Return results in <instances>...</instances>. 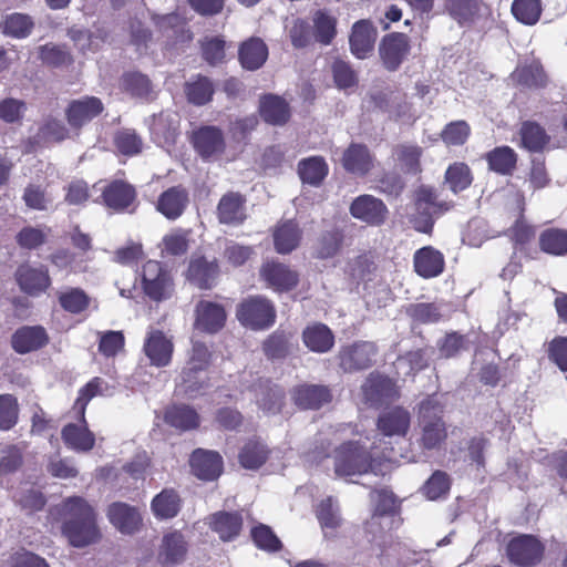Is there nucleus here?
I'll use <instances>...</instances> for the list:
<instances>
[{
    "label": "nucleus",
    "mask_w": 567,
    "mask_h": 567,
    "mask_svg": "<svg viewBox=\"0 0 567 567\" xmlns=\"http://www.w3.org/2000/svg\"><path fill=\"white\" fill-rule=\"evenodd\" d=\"M396 505L395 495L390 491H380L378 494L377 508L369 519V527L381 526L382 519L393 520L390 513L394 511Z\"/></svg>",
    "instance_id": "nucleus-57"
},
{
    "label": "nucleus",
    "mask_w": 567,
    "mask_h": 567,
    "mask_svg": "<svg viewBox=\"0 0 567 567\" xmlns=\"http://www.w3.org/2000/svg\"><path fill=\"white\" fill-rule=\"evenodd\" d=\"M363 399L372 406L392 400L396 395L393 381L388 377L371 373L362 385Z\"/></svg>",
    "instance_id": "nucleus-18"
},
{
    "label": "nucleus",
    "mask_w": 567,
    "mask_h": 567,
    "mask_svg": "<svg viewBox=\"0 0 567 567\" xmlns=\"http://www.w3.org/2000/svg\"><path fill=\"white\" fill-rule=\"evenodd\" d=\"M544 546L530 535L512 538L506 547L508 559L517 565H535L543 559Z\"/></svg>",
    "instance_id": "nucleus-12"
},
{
    "label": "nucleus",
    "mask_w": 567,
    "mask_h": 567,
    "mask_svg": "<svg viewBox=\"0 0 567 567\" xmlns=\"http://www.w3.org/2000/svg\"><path fill=\"white\" fill-rule=\"evenodd\" d=\"M539 246L543 252L554 256L567 255V230L561 228H548L539 236Z\"/></svg>",
    "instance_id": "nucleus-46"
},
{
    "label": "nucleus",
    "mask_w": 567,
    "mask_h": 567,
    "mask_svg": "<svg viewBox=\"0 0 567 567\" xmlns=\"http://www.w3.org/2000/svg\"><path fill=\"white\" fill-rule=\"evenodd\" d=\"M441 410L433 399H426L420 405V425L422 434L420 444L424 450H434L444 442L446 426L441 415Z\"/></svg>",
    "instance_id": "nucleus-6"
},
{
    "label": "nucleus",
    "mask_w": 567,
    "mask_h": 567,
    "mask_svg": "<svg viewBox=\"0 0 567 567\" xmlns=\"http://www.w3.org/2000/svg\"><path fill=\"white\" fill-rule=\"evenodd\" d=\"M444 12L461 27L474 25L491 16L484 0H444Z\"/></svg>",
    "instance_id": "nucleus-8"
},
{
    "label": "nucleus",
    "mask_w": 567,
    "mask_h": 567,
    "mask_svg": "<svg viewBox=\"0 0 567 567\" xmlns=\"http://www.w3.org/2000/svg\"><path fill=\"white\" fill-rule=\"evenodd\" d=\"M19 287L30 296H39L51 286V278L47 269L32 268L21 265L17 270Z\"/></svg>",
    "instance_id": "nucleus-20"
},
{
    "label": "nucleus",
    "mask_w": 567,
    "mask_h": 567,
    "mask_svg": "<svg viewBox=\"0 0 567 567\" xmlns=\"http://www.w3.org/2000/svg\"><path fill=\"white\" fill-rule=\"evenodd\" d=\"M342 245V233L341 230L333 228L326 230L318 239L316 246V255L319 258L333 257Z\"/></svg>",
    "instance_id": "nucleus-59"
},
{
    "label": "nucleus",
    "mask_w": 567,
    "mask_h": 567,
    "mask_svg": "<svg viewBox=\"0 0 567 567\" xmlns=\"http://www.w3.org/2000/svg\"><path fill=\"white\" fill-rule=\"evenodd\" d=\"M34 22L29 14L10 13L2 18L0 29L2 33L13 39H25L30 35Z\"/></svg>",
    "instance_id": "nucleus-44"
},
{
    "label": "nucleus",
    "mask_w": 567,
    "mask_h": 567,
    "mask_svg": "<svg viewBox=\"0 0 567 567\" xmlns=\"http://www.w3.org/2000/svg\"><path fill=\"white\" fill-rule=\"evenodd\" d=\"M103 202L113 210H124L135 198L134 187L123 182H114L102 190Z\"/></svg>",
    "instance_id": "nucleus-37"
},
{
    "label": "nucleus",
    "mask_w": 567,
    "mask_h": 567,
    "mask_svg": "<svg viewBox=\"0 0 567 567\" xmlns=\"http://www.w3.org/2000/svg\"><path fill=\"white\" fill-rule=\"evenodd\" d=\"M237 320L251 330H266L276 322V307L266 297H249L237 307Z\"/></svg>",
    "instance_id": "nucleus-5"
},
{
    "label": "nucleus",
    "mask_w": 567,
    "mask_h": 567,
    "mask_svg": "<svg viewBox=\"0 0 567 567\" xmlns=\"http://www.w3.org/2000/svg\"><path fill=\"white\" fill-rule=\"evenodd\" d=\"M444 267V255L434 247L425 246L414 252V270L422 278H436Z\"/></svg>",
    "instance_id": "nucleus-22"
},
{
    "label": "nucleus",
    "mask_w": 567,
    "mask_h": 567,
    "mask_svg": "<svg viewBox=\"0 0 567 567\" xmlns=\"http://www.w3.org/2000/svg\"><path fill=\"white\" fill-rule=\"evenodd\" d=\"M261 276L269 287L279 291L295 288L298 284V272L282 264L267 262L262 266Z\"/></svg>",
    "instance_id": "nucleus-27"
},
{
    "label": "nucleus",
    "mask_w": 567,
    "mask_h": 567,
    "mask_svg": "<svg viewBox=\"0 0 567 567\" xmlns=\"http://www.w3.org/2000/svg\"><path fill=\"white\" fill-rule=\"evenodd\" d=\"M471 128L464 120H457L445 125L441 133L443 142L447 145H462L467 142Z\"/></svg>",
    "instance_id": "nucleus-64"
},
{
    "label": "nucleus",
    "mask_w": 567,
    "mask_h": 567,
    "mask_svg": "<svg viewBox=\"0 0 567 567\" xmlns=\"http://www.w3.org/2000/svg\"><path fill=\"white\" fill-rule=\"evenodd\" d=\"M60 306L70 313L78 315L90 305V297L81 288H65L58 293Z\"/></svg>",
    "instance_id": "nucleus-52"
},
{
    "label": "nucleus",
    "mask_w": 567,
    "mask_h": 567,
    "mask_svg": "<svg viewBox=\"0 0 567 567\" xmlns=\"http://www.w3.org/2000/svg\"><path fill=\"white\" fill-rule=\"evenodd\" d=\"M450 478L444 471H435L423 485V493L430 501H437L450 491Z\"/></svg>",
    "instance_id": "nucleus-62"
},
{
    "label": "nucleus",
    "mask_w": 567,
    "mask_h": 567,
    "mask_svg": "<svg viewBox=\"0 0 567 567\" xmlns=\"http://www.w3.org/2000/svg\"><path fill=\"white\" fill-rule=\"evenodd\" d=\"M212 353L204 342L194 340L190 357L182 372V381L177 384L179 392L188 398H196L207 386V367Z\"/></svg>",
    "instance_id": "nucleus-4"
},
{
    "label": "nucleus",
    "mask_w": 567,
    "mask_h": 567,
    "mask_svg": "<svg viewBox=\"0 0 567 567\" xmlns=\"http://www.w3.org/2000/svg\"><path fill=\"white\" fill-rule=\"evenodd\" d=\"M377 35L378 31L370 21L361 20L355 22L349 38L352 54L359 59L369 56L374 48Z\"/></svg>",
    "instance_id": "nucleus-21"
},
{
    "label": "nucleus",
    "mask_w": 567,
    "mask_h": 567,
    "mask_svg": "<svg viewBox=\"0 0 567 567\" xmlns=\"http://www.w3.org/2000/svg\"><path fill=\"white\" fill-rule=\"evenodd\" d=\"M106 514L111 525L124 535L134 534L142 523L140 511L124 502L112 503Z\"/></svg>",
    "instance_id": "nucleus-16"
},
{
    "label": "nucleus",
    "mask_w": 567,
    "mask_h": 567,
    "mask_svg": "<svg viewBox=\"0 0 567 567\" xmlns=\"http://www.w3.org/2000/svg\"><path fill=\"white\" fill-rule=\"evenodd\" d=\"M208 525L221 542H233L241 530L243 517L237 512H216L209 517Z\"/></svg>",
    "instance_id": "nucleus-26"
},
{
    "label": "nucleus",
    "mask_w": 567,
    "mask_h": 567,
    "mask_svg": "<svg viewBox=\"0 0 567 567\" xmlns=\"http://www.w3.org/2000/svg\"><path fill=\"white\" fill-rule=\"evenodd\" d=\"M107 383L103 381V379H100V377H95L83 385L80 389L79 398L75 400L73 405L75 414L83 417L90 400L96 398L99 394H103L107 390Z\"/></svg>",
    "instance_id": "nucleus-54"
},
{
    "label": "nucleus",
    "mask_w": 567,
    "mask_h": 567,
    "mask_svg": "<svg viewBox=\"0 0 567 567\" xmlns=\"http://www.w3.org/2000/svg\"><path fill=\"white\" fill-rule=\"evenodd\" d=\"M353 218L367 223L369 226H381L388 218V207L384 202L370 194L357 196L349 207Z\"/></svg>",
    "instance_id": "nucleus-11"
},
{
    "label": "nucleus",
    "mask_w": 567,
    "mask_h": 567,
    "mask_svg": "<svg viewBox=\"0 0 567 567\" xmlns=\"http://www.w3.org/2000/svg\"><path fill=\"white\" fill-rule=\"evenodd\" d=\"M226 311L223 305L202 299L195 308V327L199 331L216 333L226 322Z\"/></svg>",
    "instance_id": "nucleus-14"
},
{
    "label": "nucleus",
    "mask_w": 567,
    "mask_h": 567,
    "mask_svg": "<svg viewBox=\"0 0 567 567\" xmlns=\"http://www.w3.org/2000/svg\"><path fill=\"white\" fill-rule=\"evenodd\" d=\"M298 174L303 184L320 186L328 174L327 162L322 157H310L300 161Z\"/></svg>",
    "instance_id": "nucleus-43"
},
{
    "label": "nucleus",
    "mask_w": 567,
    "mask_h": 567,
    "mask_svg": "<svg viewBox=\"0 0 567 567\" xmlns=\"http://www.w3.org/2000/svg\"><path fill=\"white\" fill-rule=\"evenodd\" d=\"M143 350L151 364L166 367L171 364L174 346L163 331L151 330L146 333Z\"/></svg>",
    "instance_id": "nucleus-15"
},
{
    "label": "nucleus",
    "mask_w": 567,
    "mask_h": 567,
    "mask_svg": "<svg viewBox=\"0 0 567 567\" xmlns=\"http://www.w3.org/2000/svg\"><path fill=\"white\" fill-rule=\"evenodd\" d=\"M259 113L266 123L272 125H282L290 116L289 105L276 94H267L260 100Z\"/></svg>",
    "instance_id": "nucleus-33"
},
{
    "label": "nucleus",
    "mask_w": 567,
    "mask_h": 567,
    "mask_svg": "<svg viewBox=\"0 0 567 567\" xmlns=\"http://www.w3.org/2000/svg\"><path fill=\"white\" fill-rule=\"evenodd\" d=\"M412 320L419 323H435L443 317L440 303H415L408 307Z\"/></svg>",
    "instance_id": "nucleus-58"
},
{
    "label": "nucleus",
    "mask_w": 567,
    "mask_h": 567,
    "mask_svg": "<svg viewBox=\"0 0 567 567\" xmlns=\"http://www.w3.org/2000/svg\"><path fill=\"white\" fill-rule=\"evenodd\" d=\"M317 517L326 536H333L341 526L342 518L338 503L332 496L321 501L317 508Z\"/></svg>",
    "instance_id": "nucleus-41"
},
{
    "label": "nucleus",
    "mask_w": 567,
    "mask_h": 567,
    "mask_svg": "<svg viewBox=\"0 0 567 567\" xmlns=\"http://www.w3.org/2000/svg\"><path fill=\"white\" fill-rule=\"evenodd\" d=\"M411 415L408 410L398 406L385 410L378 419V430L381 435L377 442L379 453L382 454V451L385 453L392 452L395 457V461H383L384 465L389 466L388 471L391 468L392 463H396L400 460H404L406 462H416L421 460V457L415 456V454L398 453L393 447H388L389 444L393 443V440L403 437L409 433Z\"/></svg>",
    "instance_id": "nucleus-3"
},
{
    "label": "nucleus",
    "mask_w": 567,
    "mask_h": 567,
    "mask_svg": "<svg viewBox=\"0 0 567 567\" xmlns=\"http://www.w3.org/2000/svg\"><path fill=\"white\" fill-rule=\"evenodd\" d=\"M296 404L302 409H320L331 400V393L326 385L302 384L292 392Z\"/></svg>",
    "instance_id": "nucleus-28"
},
{
    "label": "nucleus",
    "mask_w": 567,
    "mask_h": 567,
    "mask_svg": "<svg viewBox=\"0 0 567 567\" xmlns=\"http://www.w3.org/2000/svg\"><path fill=\"white\" fill-rule=\"evenodd\" d=\"M185 537L178 530L163 536L158 551V559L163 564H178L185 559Z\"/></svg>",
    "instance_id": "nucleus-38"
},
{
    "label": "nucleus",
    "mask_w": 567,
    "mask_h": 567,
    "mask_svg": "<svg viewBox=\"0 0 567 567\" xmlns=\"http://www.w3.org/2000/svg\"><path fill=\"white\" fill-rule=\"evenodd\" d=\"M190 466L195 476L212 482L223 472V458L217 452L197 450L193 452Z\"/></svg>",
    "instance_id": "nucleus-19"
},
{
    "label": "nucleus",
    "mask_w": 567,
    "mask_h": 567,
    "mask_svg": "<svg viewBox=\"0 0 567 567\" xmlns=\"http://www.w3.org/2000/svg\"><path fill=\"white\" fill-rule=\"evenodd\" d=\"M512 80L529 87H540L547 83V76L538 62L516 68L512 74Z\"/></svg>",
    "instance_id": "nucleus-51"
},
{
    "label": "nucleus",
    "mask_w": 567,
    "mask_h": 567,
    "mask_svg": "<svg viewBox=\"0 0 567 567\" xmlns=\"http://www.w3.org/2000/svg\"><path fill=\"white\" fill-rule=\"evenodd\" d=\"M162 256L184 255L188 248V233L184 229H174L165 235L161 241Z\"/></svg>",
    "instance_id": "nucleus-56"
},
{
    "label": "nucleus",
    "mask_w": 567,
    "mask_h": 567,
    "mask_svg": "<svg viewBox=\"0 0 567 567\" xmlns=\"http://www.w3.org/2000/svg\"><path fill=\"white\" fill-rule=\"evenodd\" d=\"M214 84L207 76L198 75L196 80L186 83L185 93L189 102L194 105H206L213 99Z\"/></svg>",
    "instance_id": "nucleus-49"
},
{
    "label": "nucleus",
    "mask_w": 567,
    "mask_h": 567,
    "mask_svg": "<svg viewBox=\"0 0 567 567\" xmlns=\"http://www.w3.org/2000/svg\"><path fill=\"white\" fill-rule=\"evenodd\" d=\"M47 333L40 326H25L14 332L12 346L18 353L24 354L43 347Z\"/></svg>",
    "instance_id": "nucleus-31"
},
{
    "label": "nucleus",
    "mask_w": 567,
    "mask_h": 567,
    "mask_svg": "<svg viewBox=\"0 0 567 567\" xmlns=\"http://www.w3.org/2000/svg\"><path fill=\"white\" fill-rule=\"evenodd\" d=\"M97 333L100 337L99 351L103 357H115L125 347V337L122 331L110 330Z\"/></svg>",
    "instance_id": "nucleus-60"
},
{
    "label": "nucleus",
    "mask_w": 567,
    "mask_h": 567,
    "mask_svg": "<svg viewBox=\"0 0 567 567\" xmlns=\"http://www.w3.org/2000/svg\"><path fill=\"white\" fill-rule=\"evenodd\" d=\"M150 128L151 133L154 135L155 142L171 145L175 142V138L178 134L177 115L171 113H162L157 116H154Z\"/></svg>",
    "instance_id": "nucleus-39"
},
{
    "label": "nucleus",
    "mask_w": 567,
    "mask_h": 567,
    "mask_svg": "<svg viewBox=\"0 0 567 567\" xmlns=\"http://www.w3.org/2000/svg\"><path fill=\"white\" fill-rule=\"evenodd\" d=\"M217 274L218 265L216 260L207 261L204 257H194L188 266L187 279L200 289H208L213 287Z\"/></svg>",
    "instance_id": "nucleus-32"
},
{
    "label": "nucleus",
    "mask_w": 567,
    "mask_h": 567,
    "mask_svg": "<svg viewBox=\"0 0 567 567\" xmlns=\"http://www.w3.org/2000/svg\"><path fill=\"white\" fill-rule=\"evenodd\" d=\"M543 12L540 0H515L512 3V14L524 24H535Z\"/></svg>",
    "instance_id": "nucleus-55"
},
{
    "label": "nucleus",
    "mask_w": 567,
    "mask_h": 567,
    "mask_svg": "<svg viewBox=\"0 0 567 567\" xmlns=\"http://www.w3.org/2000/svg\"><path fill=\"white\" fill-rule=\"evenodd\" d=\"M151 509L158 519L174 518L181 509L179 495L174 489H163L153 498Z\"/></svg>",
    "instance_id": "nucleus-40"
},
{
    "label": "nucleus",
    "mask_w": 567,
    "mask_h": 567,
    "mask_svg": "<svg viewBox=\"0 0 567 567\" xmlns=\"http://www.w3.org/2000/svg\"><path fill=\"white\" fill-rule=\"evenodd\" d=\"M489 168L501 175L512 174L517 162L516 153L511 146H497L487 154Z\"/></svg>",
    "instance_id": "nucleus-48"
},
{
    "label": "nucleus",
    "mask_w": 567,
    "mask_h": 567,
    "mask_svg": "<svg viewBox=\"0 0 567 567\" xmlns=\"http://www.w3.org/2000/svg\"><path fill=\"white\" fill-rule=\"evenodd\" d=\"M165 422L182 431H188L199 424V416L192 408L176 405L166 410Z\"/></svg>",
    "instance_id": "nucleus-50"
},
{
    "label": "nucleus",
    "mask_w": 567,
    "mask_h": 567,
    "mask_svg": "<svg viewBox=\"0 0 567 567\" xmlns=\"http://www.w3.org/2000/svg\"><path fill=\"white\" fill-rule=\"evenodd\" d=\"M103 112V102L97 97H83L74 100L66 109L68 123L73 127H81Z\"/></svg>",
    "instance_id": "nucleus-23"
},
{
    "label": "nucleus",
    "mask_w": 567,
    "mask_h": 567,
    "mask_svg": "<svg viewBox=\"0 0 567 567\" xmlns=\"http://www.w3.org/2000/svg\"><path fill=\"white\" fill-rule=\"evenodd\" d=\"M427 364L424 350L417 349L400 357L394 363L398 374L409 375L415 371H421Z\"/></svg>",
    "instance_id": "nucleus-63"
},
{
    "label": "nucleus",
    "mask_w": 567,
    "mask_h": 567,
    "mask_svg": "<svg viewBox=\"0 0 567 567\" xmlns=\"http://www.w3.org/2000/svg\"><path fill=\"white\" fill-rule=\"evenodd\" d=\"M383 461H395L393 453H385L377 445V441L372 442L370 449L365 444L358 441H349L339 445L333 451V471L336 476L342 478H351L369 474L385 475L388 465Z\"/></svg>",
    "instance_id": "nucleus-1"
},
{
    "label": "nucleus",
    "mask_w": 567,
    "mask_h": 567,
    "mask_svg": "<svg viewBox=\"0 0 567 567\" xmlns=\"http://www.w3.org/2000/svg\"><path fill=\"white\" fill-rule=\"evenodd\" d=\"M519 135L522 145L530 152L543 151L550 141L544 127L534 122L523 123L519 128Z\"/></svg>",
    "instance_id": "nucleus-45"
},
{
    "label": "nucleus",
    "mask_w": 567,
    "mask_h": 567,
    "mask_svg": "<svg viewBox=\"0 0 567 567\" xmlns=\"http://www.w3.org/2000/svg\"><path fill=\"white\" fill-rule=\"evenodd\" d=\"M122 85L124 91L130 92L135 97H147L152 92V83L148 76L138 72L125 73Z\"/></svg>",
    "instance_id": "nucleus-61"
},
{
    "label": "nucleus",
    "mask_w": 567,
    "mask_h": 567,
    "mask_svg": "<svg viewBox=\"0 0 567 567\" xmlns=\"http://www.w3.org/2000/svg\"><path fill=\"white\" fill-rule=\"evenodd\" d=\"M473 181L471 169L464 162H455L445 171V184L457 194L467 188Z\"/></svg>",
    "instance_id": "nucleus-53"
},
{
    "label": "nucleus",
    "mask_w": 567,
    "mask_h": 567,
    "mask_svg": "<svg viewBox=\"0 0 567 567\" xmlns=\"http://www.w3.org/2000/svg\"><path fill=\"white\" fill-rule=\"evenodd\" d=\"M63 517L62 534L74 547L95 544L101 538L96 513L81 496H71L58 508Z\"/></svg>",
    "instance_id": "nucleus-2"
},
{
    "label": "nucleus",
    "mask_w": 567,
    "mask_h": 567,
    "mask_svg": "<svg viewBox=\"0 0 567 567\" xmlns=\"http://www.w3.org/2000/svg\"><path fill=\"white\" fill-rule=\"evenodd\" d=\"M193 146L203 159L216 161L220 158L226 150L221 128L214 125L200 126L193 132Z\"/></svg>",
    "instance_id": "nucleus-9"
},
{
    "label": "nucleus",
    "mask_w": 567,
    "mask_h": 567,
    "mask_svg": "<svg viewBox=\"0 0 567 567\" xmlns=\"http://www.w3.org/2000/svg\"><path fill=\"white\" fill-rule=\"evenodd\" d=\"M423 150L415 144L396 145L392 152L395 167L404 174L415 175L421 171V155Z\"/></svg>",
    "instance_id": "nucleus-30"
},
{
    "label": "nucleus",
    "mask_w": 567,
    "mask_h": 567,
    "mask_svg": "<svg viewBox=\"0 0 567 567\" xmlns=\"http://www.w3.org/2000/svg\"><path fill=\"white\" fill-rule=\"evenodd\" d=\"M218 219L223 224H239L245 219V200L238 193H228L221 196L217 206Z\"/></svg>",
    "instance_id": "nucleus-29"
},
{
    "label": "nucleus",
    "mask_w": 567,
    "mask_h": 567,
    "mask_svg": "<svg viewBox=\"0 0 567 567\" xmlns=\"http://www.w3.org/2000/svg\"><path fill=\"white\" fill-rule=\"evenodd\" d=\"M79 424H66L62 431V439L69 449L78 452H87L95 444V435L90 432L85 417L79 416Z\"/></svg>",
    "instance_id": "nucleus-25"
},
{
    "label": "nucleus",
    "mask_w": 567,
    "mask_h": 567,
    "mask_svg": "<svg viewBox=\"0 0 567 567\" xmlns=\"http://www.w3.org/2000/svg\"><path fill=\"white\" fill-rule=\"evenodd\" d=\"M241 65L248 70H257L265 64L268 56V49L259 38H251L244 41L238 51Z\"/></svg>",
    "instance_id": "nucleus-35"
},
{
    "label": "nucleus",
    "mask_w": 567,
    "mask_h": 567,
    "mask_svg": "<svg viewBox=\"0 0 567 567\" xmlns=\"http://www.w3.org/2000/svg\"><path fill=\"white\" fill-rule=\"evenodd\" d=\"M269 451L265 443L258 440H251L245 443L238 454L240 465L245 468L256 470L265 464Z\"/></svg>",
    "instance_id": "nucleus-47"
},
{
    "label": "nucleus",
    "mask_w": 567,
    "mask_h": 567,
    "mask_svg": "<svg viewBox=\"0 0 567 567\" xmlns=\"http://www.w3.org/2000/svg\"><path fill=\"white\" fill-rule=\"evenodd\" d=\"M410 51L409 37L401 32L386 34L379 47L384 68L396 70Z\"/></svg>",
    "instance_id": "nucleus-13"
},
{
    "label": "nucleus",
    "mask_w": 567,
    "mask_h": 567,
    "mask_svg": "<svg viewBox=\"0 0 567 567\" xmlns=\"http://www.w3.org/2000/svg\"><path fill=\"white\" fill-rule=\"evenodd\" d=\"M142 286L144 292L151 299H168L174 291V282L169 271L165 270L162 262L148 260L142 269Z\"/></svg>",
    "instance_id": "nucleus-7"
},
{
    "label": "nucleus",
    "mask_w": 567,
    "mask_h": 567,
    "mask_svg": "<svg viewBox=\"0 0 567 567\" xmlns=\"http://www.w3.org/2000/svg\"><path fill=\"white\" fill-rule=\"evenodd\" d=\"M189 203L185 187L172 186L162 193L156 203V210L169 220H176L183 215Z\"/></svg>",
    "instance_id": "nucleus-17"
},
{
    "label": "nucleus",
    "mask_w": 567,
    "mask_h": 567,
    "mask_svg": "<svg viewBox=\"0 0 567 567\" xmlns=\"http://www.w3.org/2000/svg\"><path fill=\"white\" fill-rule=\"evenodd\" d=\"M342 166L350 174L364 176L370 173L374 161L371 152L364 144L352 143L342 155Z\"/></svg>",
    "instance_id": "nucleus-24"
},
{
    "label": "nucleus",
    "mask_w": 567,
    "mask_h": 567,
    "mask_svg": "<svg viewBox=\"0 0 567 567\" xmlns=\"http://www.w3.org/2000/svg\"><path fill=\"white\" fill-rule=\"evenodd\" d=\"M378 348L371 341H357L351 346L341 348L340 365L346 372L361 371L375 362Z\"/></svg>",
    "instance_id": "nucleus-10"
},
{
    "label": "nucleus",
    "mask_w": 567,
    "mask_h": 567,
    "mask_svg": "<svg viewBox=\"0 0 567 567\" xmlns=\"http://www.w3.org/2000/svg\"><path fill=\"white\" fill-rule=\"evenodd\" d=\"M303 342L316 353H327L334 346V334L327 324L315 323L303 330Z\"/></svg>",
    "instance_id": "nucleus-36"
},
{
    "label": "nucleus",
    "mask_w": 567,
    "mask_h": 567,
    "mask_svg": "<svg viewBox=\"0 0 567 567\" xmlns=\"http://www.w3.org/2000/svg\"><path fill=\"white\" fill-rule=\"evenodd\" d=\"M256 401L266 413L276 414L282 408L284 392L278 385H270L268 382H259L251 385Z\"/></svg>",
    "instance_id": "nucleus-34"
},
{
    "label": "nucleus",
    "mask_w": 567,
    "mask_h": 567,
    "mask_svg": "<svg viewBox=\"0 0 567 567\" xmlns=\"http://www.w3.org/2000/svg\"><path fill=\"white\" fill-rule=\"evenodd\" d=\"M274 238L276 251L279 254H289L298 247L301 230L297 223L287 220L276 228Z\"/></svg>",
    "instance_id": "nucleus-42"
}]
</instances>
